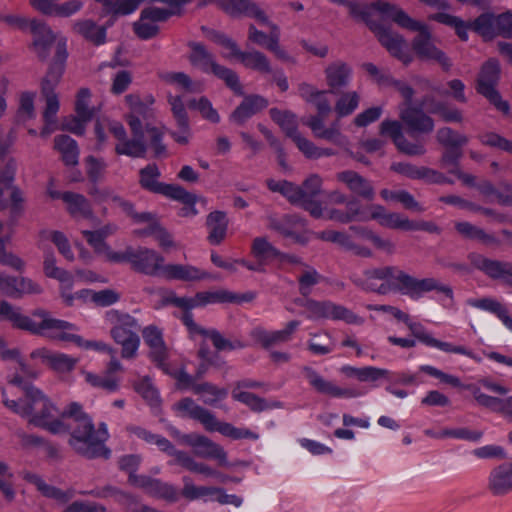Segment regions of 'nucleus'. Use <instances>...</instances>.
<instances>
[{
	"label": "nucleus",
	"instance_id": "obj_46",
	"mask_svg": "<svg viewBox=\"0 0 512 512\" xmlns=\"http://www.w3.org/2000/svg\"><path fill=\"white\" fill-rule=\"evenodd\" d=\"M179 456H180L179 465L190 472L202 474V475H205L208 477H216L221 482H225V480L227 479L226 476H224L219 471L211 468L207 464H205L203 462H197L187 452L185 454H180Z\"/></svg>",
	"mask_w": 512,
	"mask_h": 512
},
{
	"label": "nucleus",
	"instance_id": "obj_23",
	"mask_svg": "<svg viewBox=\"0 0 512 512\" xmlns=\"http://www.w3.org/2000/svg\"><path fill=\"white\" fill-rule=\"evenodd\" d=\"M108 438L109 433L106 423L101 422L97 430L93 425L92 431L88 432L87 436H85L83 440L84 446L80 447L78 454L88 459H109L111 450L105 445Z\"/></svg>",
	"mask_w": 512,
	"mask_h": 512
},
{
	"label": "nucleus",
	"instance_id": "obj_29",
	"mask_svg": "<svg viewBox=\"0 0 512 512\" xmlns=\"http://www.w3.org/2000/svg\"><path fill=\"white\" fill-rule=\"evenodd\" d=\"M324 74L329 92L337 94L349 86L352 80L353 69L348 63L336 60L325 68Z\"/></svg>",
	"mask_w": 512,
	"mask_h": 512
},
{
	"label": "nucleus",
	"instance_id": "obj_36",
	"mask_svg": "<svg viewBox=\"0 0 512 512\" xmlns=\"http://www.w3.org/2000/svg\"><path fill=\"white\" fill-rule=\"evenodd\" d=\"M455 229L464 238L477 240L486 246L499 247L503 243V241L494 234L488 233L482 228L467 221L456 222Z\"/></svg>",
	"mask_w": 512,
	"mask_h": 512
},
{
	"label": "nucleus",
	"instance_id": "obj_4",
	"mask_svg": "<svg viewBox=\"0 0 512 512\" xmlns=\"http://www.w3.org/2000/svg\"><path fill=\"white\" fill-rule=\"evenodd\" d=\"M375 7L380 13L391 17L402 28L418 32L412 46L415 53L422 59L436 60L445 70L451 67V62L446 55L437 49L431 40V34L425 24L412 19L402 9L388 2L376 1Z\"/></svg>",
	"mask_w": 512,
	"mask_h": 512
},
{
	"label": "nucleus",
	"instance_id": "obj_54",
	"mask_svg": "<svg viewBox=\"0 0 512 512\" xmlns=\"http://www.w3.org/2000/svg\"><path fill=\"white\" fill-rule=\"evenodd\" d=\"M183 483L182 495L188 500H196L222 492L221 488L196 486L187 476L183 477Z\"/></svg>",
	"mask_w": 512,
	"mask_h": 512
},
{
	"label": "nucleus",
	"instance_id": "obj_25",
	"mask_svg": "<svg viewBox=\"0 0 512 512\" xmlns=\"http://www.w3.org/2000/svg\"><path fill=\"white\" fill-rule=\"evenodd\" d=\"M387 214L386 209L378 204L365 207L361 204L360 200H352L348 205L347 213L335 212L334 218L341 221V224H348L351 222H367L369 220H377L378 223L382 221V217Z\"/></svg>",
	"mask_w": 512,
	"mask_h": 512
},
{
	"label": "nucleus",
	"instance_id": "obj_49",
	"mask_svg": "<svg viewBox=\"0 0 512 512\" xmlns=\"http://www.w3.org/2000/svg\"><path fill=\"white\" fill-rule=\"evenodd\" d=\"M252 255L261 263L277 259L281 251L273 246L266 237H256L251 246Z\"/></svg>",
	"mask_w": 512,
	"mask_h": 512
},
{
	"label": "nucleus",
	"instance_id": "obj_35",
	"mask_svg": "<svg viewBox=\"0 0 512 512\" xmlns=\"http://www.w3.org/2000/svg\"><path fill=\"white\" fill-rule=\"evenodd\" d=\"M163 278L167 280L199 281L209 277V274L195 266L183 264H166Z\"/></svg>",
	"mask_w": 512,
	"mask_h": 512
},
{
	"label": "nucleus",
	"instance_id": "obj_26",
	"mask_svg": "<svg viewBox=\"0 0 512 512\" xmlns=\"http://www.w3.org/2000/svg\"><path fill=\"white\" fill-rule=\"evenodd\" d=\"M336 180L346 186L351 192L350 197L362 198L372 201L375 198V189L371 181L360 175L354 170H344L338 172Z\"/></svg>",
	"mask_w": 512,
	"mask_h": 512
},
{
	"label": "nucleus",
	"instance_id": "obj_56",
	"mask_svg": "<svg viewBox=\"0 0 512 512\" xmlns=\"http://www.w3.org/2000/svg\"><path fill=\"white\" fill-rule=\"evenodd\" d=\"M83 374L86 382L92 387L101 388L110 393L116 392L119 389L120 380L115 376H109L107 373L105 375H97L84 371Z\"/></svg>",
	"mask_w": 512,
	"mask_h": 512
},
{
	"label": "nucleus",
	"instance_id": "obj_14",
	"mask_svg": "<svg viewBox=\"0 0 512 512\" xmlns=\"http://www.w3.org/2000/svg\"><path fill=\"white\" fill-rule=\"evenodd\" d=\"M471 265L491 280L512 287V262L488 258L472 252L468 255Z\"/></svg>",
	"mask_w": 512,
	"mask_h": 512
},
{
	"label": "nucleus",
	"instance_id": "obj_53",
	"mask_svg": "<svg viewBox=\"0 0 512 512\" xmlns=\"http://www.w3.org/2000/svg\"><path fill=\"white\" fill-rule=\"evenodd\" d=\"M11 239V233H4V225L0 222V265L9 266L17 271L24 267V262L17 255L6 251L5 244Z\"/></svg>",
	"mask_w": 512,
	"mask_h": 512
},
{
	"label": "nucleus",
	"instance_id": "obj_51",
	"mask_svg": "<svg viewBox=\"0 0 512 512\" xmlns=\"http://www.w3.org/2000/svg\"><path fill=\"white\" fill-rule=\"evenodd\" d=\"M325 197H326V203L327 204H330V205L345 204V208L344 209L331 208V209H327L326 210V219L332 220V221H336V222H339V223H341V221L339 219H337V218H334V216H336L335 212L344 213V214L347 213L348 212V205H349V203L352 200H358L356 197H350V196H348L347 194H345L344 192H342V191H340L338 189L326 192L325 193Z\"/></svg>",
	"mask_w": 512,
	"mask_h": 512
},
{
	"label": "nucleus",
	"instance_id": "obj_6",
	"mask_svg": "<svg viewBox=\"0 0 512 512\" xmlns=\"http://www.w3.org/2000/svg\"><path fill=\"white\" fill-rule=\"evenodd\" d=\"M107 320L112 325L110 335L113 340L121 345V357L132 359L136 356L140 338L138 336V321L127 313L118 310H110L106 314Z\"/></svg>",
	"mask_w": 512,
	"mask_h": 512
},
{
	"label": "nucleus",
	"instance_id": "obj_7",
	"mask_svg": "<svg viewBox=\"0 0 512 512\" xmlns=\"http://www.w3.org/2000/svg\"><path fill=\"white\" fill-rule=\"evenodd\" d=\"M191 54L189 60L191 64L204 73H212L217 78L225 82L236 95H243V87L240 83L239 76L235 71L218 64L215 56L210 53L203 44L198 42L189 43Z\"/></svg>",
	"mask_w": 512,
	"mask_h": 512
},
{
	"label": "nucleus",
	"instance_id": "obj_22",
	"mask_svg": "<svg viewBox=\"0 0 512 512\" xmlns=\"http://www.w3.org/2000/svg\"><path fill=\"white\" fill-rule=\"evenodd\" d=\"M380 134L391 138L397 149L409 156H421L426 153L423 142H410L402 131V124L397 120H384L380 125Z\"/></svg>",
	"mask_w": 512,
	"mask_h": 512
},
{
	"label": "nucleus",
	"instance_id": "obj_34",
	"mask_svg": "<svg viewBox=\"0 0 512 512\" xmlns=\"http://www.w3.org/2000/svg\"><path fill=\"white\" fill-rule=\"evenodd\" d=\"M176 409L193 420L199 421L209 431L215 415L206 408L198 405L192 398L186 397L175 404Z\"/></svg>",
	"mask_w": 512,
	"mask_h": 512
},
{
	"label": "nucleus",
	"instance_id": "obj_42",
	"mask_svg": "<svg viewBox=\"0 0 512 512\" xmlns=\"http://www.w3.org/2000/svg\"><path fill=\"white\" fill-rule=\"evenodd\" d=\"M125 101L130 108L129 114L141 117L146 121L147 126L148 121L153 118V96L147 95L144 99H142L139 95L129 94L125 97Z\"/></svg>",
	"mask_w": 512,
	"mask_h": 512
},
{
	"label": "nucleus",
	"instance_id": "obj_12",
	"mask_svg": "<svg viewBox=\"0 0 512 512\" xmlns=\"http://www.w3.org/2000/svg\"><path fill=\"white\" fill-rule=\"evenodd\" d=\"M93 428L92 418L78 402H71L66 407V431L69 432V444L78 453L84 446V438Z\"/></svg>",
	"mask_w": 512,
	"mask_h": 512
},
{
	"label": "nucleus",
	"instance_id": "obj_8",
	"mask_svg": "<svg viewBox=\"0 0 512 512\" xmlns=\"http://www.w3.org/2000/svg\"><path fill=\"white\" fill-rule=\"evenodd\" d=\"M63 71V60L60 51L51 65L43 83L42 90L46 97V108L44 111L45 125L41 131L44 137L49 136L58 129L56 115L59 110V100L54 93L55 83L61 77Z\"/></svg>",
	"mask_w": 512,
	"mask_h": 512
},
{
	"label": "nucleus",
	"instance_id": "obj_17",
	"mask_svg": "<svg viewBox=\"0 0 512 512\" xmlns=\"http://www.w3.org/2000/svg\"><path fill=\"white\" fill-rule=\"evenodd\" d=\"M174 435L180 443L192 447L196 456L215 459L220 465L226 466L228 464L225 450L208 437L198 433L181 434L177 430L174 432Z\"/></svg>",
	"mask_w": 512,
	"mask_h": 512
},
{
	"label": "nucleus",
	"instance_id": "obj_38",
	"mask_svg": "<svg viewBox=\"0 0 512 512\" xmlns=\"http://www.w3.org/2000/svg\"><path fill=\"white\" fill-rule=\"evenodd\" d=\"M467 304L471 307L481 309L496 315L504 326L512 331V317L509 316L507 308L498 300L491 297L480 299H468Z\"/></svg>",
	"mask_w": 512,
	"mask_h": 512
},
{
	"label": "nucleus",
	"instance_id": "obj_64",
	"mask_svg": "<svg viewBox=\"0 0 512 512\" xmlns=\"http://www.w3.org/2000/svg\"><path fill=\"white\" fill-rule=\"evenodd\" d=\"M88 179L96 184L104 178L106 163L103 159L89 155L84 160Z\"/></svg>",
	"mask_w": 512,
	"mask_h": 512
},
{
	"label": "nucleus",
	"instance_id": "obj_31",
	"mask_svg": "<svg viewBox=\"0 0 512 512\" xmlns=\"http://www.w3.org/2000/svg\"><path fill=\"white\" fill-rule=\"evenodd\" d=\"M487 488L494 496H504L512 491V463L494 467L488 476Z\"/></svg>",
	"mask_w": 512,
	"mask_h": 512
},
{
	"label": "nucleus",
	"instance_id": "obj_58",
	"mask_svg": "<svg viewBox=\"0 0 512 512\" xmlns=\"http://www.w3.org/2000/svg\"><path fill=\"white\" fill-rule=\"evenodd\" d=\"M21 475L24 480L35 485L43 496L57 500L62 498L61 490L46 484L40 475L28 471L22 472Z\"/></svg>",
	"mask_w": 512,
	"mask_h": 512
},
{
	"label": "nucleus",
	"instance_id": "obj_19",
	"mask_svg": "<svg viewBox=\"0 0 512 512\" xmlns=\"http://www.w3.org/2000/svg\"><path fill=\"white\" fill-rule=\"evenodd\" d=\"M131 267L134 271L153 277H162L164 257L147 247H133Z\"/></svg>",
	"mask_w": 512,
	"mask_h": 512
},
{
	"label": "nucleus",
	"instance_id": "obj_33",
	"mask_svg": "<svg viewBox=\"0 0 512 512\" xmlns=\"http://www.w3.org/2000/svg\"><path fill=\"white\" fill-rule=\"evenodd\" d=\"M268 106V101L260 95H249L230 115V121L236 125L245 124L250 118Z\"/></svg>",
	"mask_w": 512,
	"mask_h": 512
},
{
	"label": "nucleus",
	"instance_id": "obj_60",
	"mask_svg": "<svg viewBox=\"0 0 512 512\" xmlns=\"http://www.w3.org/2000/svg\"><path fill=\"white\" fill-rule=\"evenodd\" d=\"M148 495L169 502H175L178 499L177 489L172 484L156 478L152 481Z\"/></svg>",
	"mask_w": 512,
	"mask_h": 512
},
{
	"label": "nucleus",
	"instance_id": "obj_27",
	"mask_svg": "<svg viewBox=\"0 0 512 512\" xmlns=\"http://www.w3.org/2000/svg\"><path fill=\"white\" fill-rule=\"evenodd\" d=\"M14 141L12 132L9 133L7 139L0 138V209L5 208L8 203L3 197L4 189L10 188L16 170V162L7 156L8 148Z\"/></svg>",
	"mask_w": 512,
	"mask_h": 512
},
{
	"label": "nucleus",
	"instance_id": "obj_24",
	"mask_svg": "<svg viewBox=\"0 0 512 512\" xmlns=\"http://www.w3.org/2000/svg\"><path fill=\"white\" fill-rule=\"evenodd\" d=\"M302 374L309 385L317 392L335 398H352L359 396L353 389H345L337 386L334 382L325 379L315 369L309 366L302 368Z\"/></svg>",
	"mask_w": 512,
	"mask_h": 512
},
{
	"label": "nucleus",
	"instance_id": "obj_47",
	"mask_svg": "<svg viewBox=\"0 0 512 512\" xmlns=\"http://www.w3.org/2000/svg\"><path fill=\"white\" fill-rule=\"evenodd\" d=\"M94 497L97 498H113L117 503L123 506H131L136 502V496L123 491L115 486L106 485L102 488H96L90 492Z\"/></svg>",
	"mask_w": 512,
	"mask_h": 512
},
{
	"label": "nucleus",
	"instance_id": "obj_3",
	"mask_svg": "<svg viewBox=\"0 0 512 512\" xmlns=\"http://www.w3.org/2000/svg\"><path fill=\"white\" fill-rule=\"evenodd\" d=\"M0 320H7L16 328L52 340H64V321L45 309H36L30 316L23 315L19 307L0 300Z\"/></svg>",
	"mask_w": 512,
	"mask_h": 512
},
{
	"label": "nucleus",
	"instance_id": "obj_1",
	"mask_svg": "<svg viewBox=\"0 0 512 512\" xmlns=\"http://www.w3.org/2000/svg\"><path fill=\"white\" fill-rule=\"evenodd\" d=\"M0 356L11 361L15 370L14 374L8 375V386L2 389L3 404L30 424L52 434L61 433L64 430V412L29 382L37 377V373L19 358L17 350L6 349L2 338Z\"/></svg>",
	"mask_w": 512,
	"mask_h": 512
},
{
	"label": "nucleus",
	"instance_id": "obj_20",
	"mask_svg": "<svg viewBox=\"0 0 512 512\" xmlns=\"http://www.w3.org/2000/svg\"><path fill=\"white\" fill-rule=\"evenodd\" d=\"M268 228L285 238H290L299 244H306L308 238L304 235L305 222L295 214H285L281 217L270 216Z\"/></svg>",
	"mask_w": 512,
	"mask_h": 512
},
{
	"label": "nucleus",
	"instance_id": "obj_15",
	"mask_svg": "<svg viewBox=\"0 0 512 512\" xmlns=\"http://www.w3.org/2000/svg\"><path fill=\"white\" fill-rule=\"evenodd\" d=\"M142 336L149 347L150 360L165 374L173 377V373H177L178 369H171L167 363L169 351L163 339L162 330L157 326L149 325L142 330Z\"/></svg>",
	"mask_w": 512,
	"mask_h": 512
},
{
	"label": "nucleus",
	"instance_id": "obj_63",
	"mask_svg": "<svg viewBox=\"0 0 512 512\" xmlns=\"http://www.w3.org/2000/svg\"><path fill=\"white\" fill-rule=\"evenodd\" d=\"M322 279V276L312 267H307L306 270L298 277L299 293L308 297L312 292V287L317 285Z\"/></svg>",
	"mask_w": 512,
	"mask_h": 512
},
{
	"label": "nucleus",
	"instance_id": "obj_59",
	"mask_svg": "<svg viewBox=\"0 0 512 512\" xmlns=\"http://www.w3.org/2000/svg\"><path fill=\"white\" fill-rule=\"evenodd\" d=\"M360 96L356 91L343 93L336 101L335 112L338 117H345L352 114L359 105Z\"/></svg>",
	"mask_w": 512,
	"mask_h": 512
},
{
	"label": "nucleus",
	"instance_id": "obj_61",
	"mask_svg": "<svg viewBox=\"0 0 512 512\" xmlns=\"http://www.w3.org/2000/svg\"><path fill=\"white\" fill-rule=\"evenodd\" d=\"M471 27L484 38L491 39L496 36L495 16L493 14H481L473 21Z\"/></svg>",
	"mask_w": 512,
	"mask_h": 512
},
{
	"label": "nucleus",
	"instance_id": "obj_28",
	"mask_svg": "<svg viewBox=\"0 0 512 512\" xmlns=\"http://www.w3.org/2000/svg\"><path fill=\"white\" fill-rule=\"evenodd\" d=\"M300 326V322L292 320L281 330L268 331L261 327L254 328L250 335L264 349H270L272 346L286 343L291 340L293 333Z\"/></svg>",
	"mask_w": 512,
	"mask_h": 512
},
{
	"label": "nucleus",
	"instance_id": "obj_62",
	"mask_svg": "<svg viewBox=\"0 0 512 512\" xmlns=\"http://www.w3.org/2000/svg\"><path fill=\"white\" fill-rule=\"evenodd\" d=\"M232 397L236 401H239L248 406L254 412H262L267 410L266 400L257 396L256 394L245 391H237L234 389L232 391Z\"/></svg>",
	"mask_w": 512,
	"mask_h": 512
},
{
	"label": "nucleus",
	"instance_id": "obj_57",
	"mask_svg": "<svg viewBox=\"0 0 512 512\" xmlns=\"http://www.w3.org/2000/svg\"><path fill=\"white\" fill-rule=\"evenodd\" d=\"M437 141L446 148H461L468 143V138L451 129L450 127H443L437 131Z\"/></svg>",
	"mask_w": 512,
	"mask_h": 512
},
{
	"label": "nucleus",
	"instance_id": "obj_41",
	"mask_svg": "<svg viewBox=\"0 0 512 512\" xmlns=\"http://www.w3.org/2000/svg\"><path fill=\"white\" fill-rule=\"evenodd\" d=\"M73 29L76 33L83 36L94 45H102L106 41V27L98 26L92 20H83L75 22Z\"/></svg>",
	"mask_w": 512,
	"mask_h": 512
},
{
	"label": "nucleus",
	"instance_id": "obj_10",
	"mask_svg": "<svg viewBox=\"0 0 512 512\" xmlns=\"http://www.w3.org/2000/svg\"><path fill=\"white\" fill-rule=\"evenodd\" d=\"M296 303L305 308V315L308 319L317 320L321 318L343 320L348 324H360L362 320L344 306L337 305L331 301H316L313 299L297 300Z\"/></svg>",
	"mask_w": 512,
	"mask_h": 512
},
{
	"label": "nucleus",
	"instance_id": "obj_21",
	"mask_svg": "<svg viewBox=\"0 0 512 512\" xmlns=\"http://www.w3.org/2000/svg\"><path fill=\"white\" fill-rule=\"evenodd\" d=\"M161 172L154 163L148 164L139 171L140 186L151 193L161 194L167 198H179L183 193L180 185L159 182Z\"/></svg>",
	"mask_w": 512,
	"mask_h": 512
},
{
	"label": "nucleus",
	"instance_id": "obj_44",
	"mask_svg": "<svg viewBox=\"0 0 512 512\" xmlns=\"http://www.w3.org/2000/svg\"><path fill=\"white\" fill-rule=\"evenodd\" d=\"M66 208L75 218H90L92 208L85 196L73 192H66Z\"/></svg>",
	"mask_w": 512,
	"mask_h": 512
},
{
	"label": "nucleus",
	"instance_id": "obj_50",
	"mask_svg": "<svg viewBox=\"0 0 512 512\" xmlns=\"http://www.w3.org/2000/svg\"><path fill=\"white\" fill-rule=\"evenodd\" d=\"M269 113L271 119L281 127L287 137L293 139L299 134L295 114L290 111H282L277 108L270 109Z\"/></svg>",
	"mask_w": 512,
	"mask_h": 512
},
{
	"label": "nucleus",
	"instance_id": "obj_32",
	"mask_svg": "<svg viewBox=\"0 0 512 512\" xmlns=\"http://www.w3.org/2000/svg\"><path fill=\"white\" fill-rule=\"evenodd\" d=\"M400 118L411 135L413 133L429 134L434 130V120L420 108L406 107L400 112Z\"/></svg>",
	"mask_w": 512,
	"mask_h": 512
},
{
	"label": "nucleus",
	"instance_id": "obj_45",
	"mask_svg": "<svg viewBox=\"0 0 512 512\" xmlns=\"http://www.w3.org/2000/svg\"><path fill=\"white\" fill-rule=\"evenodd\" d=\"M219 432L222 435L229 437L233 440L239 439H253L257 440L259 438L258 434L244 428H237L230 423L221 422L214 418V421L209 429V432Z\"/></svg>",
	"mask_w": 512,
	"mask_h": 512
},
{
	"label": "nucleus",
	"instance_id": "obj_40",
	"mask_svg": "<svg viewBox=\"0 0 512 512\" xmlns=\"http://www.w3.org/2000/svg\"><path fill=\"white\" fill-rule=\"evenodd\" d=\"M80 150L77 142L66 136V180L70 182L84 181V175L76 166L79 163Z\"/></svg>",
	"mask_w": 512,
	"mask_h": 512
},
{
	"label": "nucleus",
	"instance_id": "obj_5",
	"mask_svg": "<svg viewBox=\"0 0 512 512\" xmlns=\"http://www.w3.org/2000/svg\"><path fill=\"white\" fill-rule=\"evenodd\" d=\"M331 2L339 5H345L349 8L350 14L362 20L367 24L369 29L375 34L379 42L388 50V52L402 61L405 65L412 61V57L407 50L405 40L402 36L392 32L389 28L385 27L382 23L373 19V10L379 11L375 7V3L370 6L361 5L349 0H330Z\"/></svg>",
	"mask_w": 512,
	"mask_h": 512
},
{
	"label": "nucleus",
	"instance_id": "obj_13",
	"mask_svg": "<svg viewBox=\"0 0 512 512\" xmlns=\"http://www.w3.org/2000/svg\"><path fill=\"white\" fill-rule=\"evenodd\" d=\"M176 380L177 388L180 390L191 389L195 395H200L206 405L213 406L217 401L227 397L228 391L225 388H219L210 382L195 383L192 377L184 368L178 369L177 373H173Z\"/></svg>",
	"mask_w": 512,
	"mask_h": 512
},
{
	"label": "nucleus",
	"instance_id": "obj_39",
	"mask_svg": "<svg viewBox=\"0 0 512 512\" xmlns=\"http://www.w3.org/2000/svg\"><path fill=\"white\" fill-rule=\"evenodd\" d=\"M233 57L237 58L248 69L265 74L272 73L269 59L260 51H241L238 48Z\"/></svg>",
	"mask_w": 512,
	"mask_h": 512
},
{
	"label": "nucleus",
	"instance_id": "obj_11",
	"mask_svg": "<svg viewBox=\"0 0 512 512\" xmlns=\"http://www.w3.org/2000/svg\"><path fill=\"white\" fill-rule=\"evenodd\" d=\"M0 21L21 30H25L29 25L30 31L34 35L33 46L35 51L40 58L45 59L47 57L48 51L54 43V35L46 24L35 19L28 22L23 17L5 14H0Z\"/></svg>",
	"mask_w": 512,
	"mask_h": 512
},
{
	"label": "nucleus",
	"instance_id": "obj_55",
	"mask_svg": "<svg viewBox=\"0 0 512 512\" xmlns=\"http://www.w3.org/2000/svg\"><path fill=\"white\" fill-rule=\"evenodd\" d=\"M188 107L197 110L202 118L211 123L217 124L220 122L221 118L219 113L207 97L202 96L199 99H191L188 102Z\"/></svg>",
	"mask_w": 512,
	"mask_h": 512
},
{
	"label": "nucleus",
	"instance_id": "obj_2",
	"mask_svg": "<svg viewBox=\"0 0 512 512\" xmlns=\"http://www.w3.org/2000/svg\"><path fill=\"white\" fill-rule=\"evenodd\" d=\"M351 280L362 290L379 295L395 292L417 301L425 294L435 291L451 301L454 298L452 287L439 279L417 278L394 265L366 269L362 275H353Z\"/></svg>",
	"mask_w": 512,
	"mask_h": 512
},
{
	"label": "nucleus",
	"instance_id": "obj_37",
	"mask_svg": "<svg viewBox=\"0 0 512 512\" xmlns=\"http://www.w3.org/2000/svg\"><path fill=\"white\" fill-rule=\"evenodd\" d=\"M208 229L207 240L212 245H219L226 237L228 230V218L223 211H213L206 218Z\"/></svg>",
	"mask_w": 512,
	"mask_h": 512
},
{
	"label": "nucleus",
	"instance_id": "obj_16",
	"mask_svg": "<svg viewBox=\"0 0 512 512\" xmlns=\"http://www.w3.org/2000/svg\"><path fill=\"white\" fill-rule=\"evenodd\" d=\"M91 97L90 89L83 87L78 90L74 102L75 115L71 116L69 120L66 119V131L78 136L85 133L87 124L96 114L95 107L90 105Z\"/></svg>",
	"mask_w": 512,
	"mask_h": 512
},
{
	"label": "nucleus",
	"instance_id": "obj_18",
	"mask_svg": "<svg viewBox=\"0 0 512 512\" xmlns=\"http://www.w3.org/2000/svg\"><path fill=\"white\" fill-rule=\"evenodd\" d=\"M267 186L272 192H278L283 195L291 204L297 205L308 211L314 218H321L324 215V209L321 203H312L304 200L302 187L292 182L274 179L267 180Z\"/></svg>",
	"mask_w": 512,
	"mask_h": 512
},
{
	"label": "nucleus",
	"instance_id": "obj_52",
	"mask_svg": "<svg viewBox=\"0 0 512 512\" xmlns=\"http://www.w3.org/2000/svg\"><path fill=\"white\" fill-rule=\"evenodd\" d=\"M205 337H208L218 352L222 351H233L244 349L247 347V343L240 339H228L225 338L218 330L208 329Z\"/></svg>",
	"mask_w": 512,
	"mask_h": 512
},
{
	"label": "nucleus",
	"instance_id": "obj_48",
	"mask_svg": "<svg viewBox=\"0 0 512 512\" xmlns=\"http://www.w3.org/2000/svg\"><path fill=\"white\" fill-rule=\"evenodd\" d=\"M147 146L142 137L133 136L128 139L118 142L115 146V152L118 155H125L132 158H143L146 154Z\"/></svg>",
	"mask_w": 512,
	"mask_h": 512
},
{
	"label": "nucleus",
	"instance_id": "obj_30",
	"mask_svg": "<svg viewBox=\"0 0 512 512\" xmlns=\"http://www.w3.org/2000/svg\"><path fill=\"white\" fill-rule=\"evenodd\" d=\"M405 324L408 326L412 335L426 346L434 347L447 353H455L472 357V352L464 346H455L449 342L437 340L428 333L420 323L412 322L409 319L408 323Z\"/></svg>",
	"mask_w": 512,
	"mask_h": 512
},
{
	"label": "nucleus",
	"instance_id": "obj_9",
	"mask_svg": "<svg viewBox=\"0 0 512 512\" xmlns=\"http://www.w3.org/2000/svg\"><path fill=\"white\" fill-rule=\"evenodd\" d=\"M500 75L499 62L496 59H490L483 64L477 79L476 90L483 95L495 108L505 114L510 110L507 101L502 100L499 92L495 89Z\"/></svg>",
	"mask_w": 512,
	"mask_h": 512
},
{
	"label": "nucleus",
	"instance_id": "obj_43",
	"mask_svg": "<svg viewBox=\"0 0 512 512\" xmlns=\"http://www.w3.org/2000/svg\"><path fill=\"white\" fill-rule=\"evenodd\" d=\"M424 103H429L428 111L432 114L439 115L444 122L460 123L463 120L461 110L450 106L446 102L436 101L434 98L427 97Z\"/></svg>",
	"mask_w": 512,
	"mask_h": 512
}]
</instances>
